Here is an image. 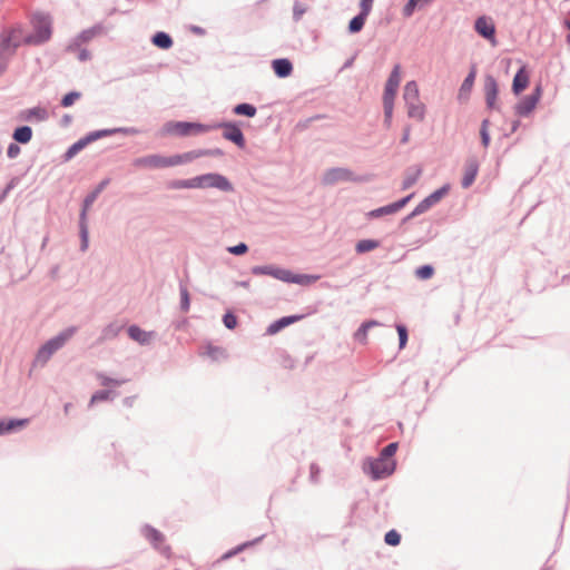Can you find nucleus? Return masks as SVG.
Instances as JSON below:
<instances>
[{"label": "nucleus", "mask_w": 570, "mask_h": 570, "mask_svg": "<svg viewBox=\"0 0 570 570\" xmlns=\"http://www.w3.org/2000/svg\"><path fill=\"white\" fill-rule=\"evenodd\" d=\"M110 184V178H104L90 193L86 195L82 200L81 210L79 215V236H80V250L86 252L89 246V230L87 223V213L91 205L96 202L104 189Z\"/></svg>", "instance_id": "obj_1"}, {"label": "nucleus", "mask_w": 570, "mask_h": 570, "mask_svg": "<svg viewBox=\"0 0 570 570\" xmlns=\"http://www.w3.org/2000/svg\"><path fill=\"white\" fill-rule=\"evenodd\" d=\"M75 333L76 327H68L42 344L36 354L33 361L35 365L43 366L47 364L51 356L59 351Z\"/></svg>", "instance_id": "obj_2"}, {"label": "nucleus", "mask_w": 570, "mask_h": 570, "mask_svg": "<svg viewBox=\"0 0 570 570\" xmlns=\"http://www.w3.org/2000/svg\"><path fill=\"white\" fill-rule=\"evenodd\" d=\"M52 36V21L49 14L37 13L33 17V32L24 38V42L41 46Z\"/></svg>", "instance_id": "obj_3"}, {"label": "nucleus", "mask_w": 570, "mask_h": 570, "mask_svg": "<svg viewBox=\"0 0 570 570\" xmlns=\"http://www.w3.org/2000/svg\"><path fill=\"white\" fill-rule=\"evenodd\" d=\"M166 134H174L179 137L198 135L209 131V124L190 122V121H168L164 125Z\"/></svg>", "instance_id": "obj_4"}, {"label": "nucleus", "mask_w": 570, "mask_h": 570, "mask_svg": "<svg viewBox=\"0 0 570 570\" xmlns=\"http://www.w3.org/2000/svg\"><path fill=\"white\" fill-rule=\"evenodd\" d=\"M196 188H216L224 193H233L234 186L229 179L218 173H207L195 176Z\"/></svg>", "instance_id": "obj_5"}, {"label": "nucleus", "mask_w": 570, "mask_h": 570, "mask_svg": "<svg viewBox=\"0 0 570 570\" xmlns=\"http://www.w3.org/2000/svg\"><path fill=\"white\" fill-rule=\"evenodd\" d=\"M215 129H223V138L235 144L238 148L246 146V139L238 122L218 121L209 124V131Z\"/></svg>", "instance_id": "obj_6"}, {"label": "nucleus", "mask_w": 570, "mask_h": 570, "mask_svg": "<svg viewBox=\"0 0 570 570\" xmlns=\"http://www.w3.org/2000/svg\"><path fill=\"white\" fill-rule=\"evenodd\" d=\"M396 468L395 460H384L379 455L376 459L368 460V474L373 480H381L390 476Z\"/></svg>", "instance_id": "obj_7"}, {"label": "nucleus", "mask_w": 570, "mask_h": 570, "mask_svg": "<svg viewBox=\"0 0 570 570\" xmlns=\"http://www.w3.org/2000/svg\"><path fill=\"white\" fill-rule=\"evenodd\" d=\"M542 95L541 85H537L532 92L523 97L515 106L514 114L519 117H528L537 107Z\"/></svg>", "instance_id": "obj_8"}, {"label": "nucleus", "mask_w": 570, "mask_h": 570, "mask_svg": "<svg viewBox=\"0 0 570 570\" xmlns=\"http://www.w3.org/2000/svg\"><path fill=\"white\" fill-rule=\"evenodd\" d=\"M132 166L136 168L161 169L170 166V156L160 154L146 155L134 159Z\"/></svg>", "instance_id": "obj_9"}, {"label": "nucleus", "mask_w": 570, "mask_h": 570, "mask_svg": "<svg viewBox=\"0 0 570 570\" xmlns=\"http://www.w3.org/2000/svg\"><path fill=\"white\" fill-rule=\"evenodd\" d=\"M361 178L354 176V173L347 168L333 167L327 169L323 176L325 185H334L338 181H361Z\"/></svg>", "instance_id": "obj_10"}, {"label": "nucleus", "mask_w": 570, "mask_h": 570, "mask_svg": "<svg viewBox=\"0 0 570 570\" xmlns=\"http://www.w3.org/2000/svg\"><path fill=\"white\" fill-rule=\"evenodd\" d=\"M145 538L157 549L161 554L169 557L170 547L165 544V535L156 528L146 524L142 529Z\"/></svg>", "instance_id": "obj_11"}, {"label": "nucleus", "mask_w": 570, "mask_h": 570, "mask_svg": "<svg viewBox=\"0 0 570 570\" xmlns=\"http://www.w3.org/2000/svg\"><path fill=\"white\" fill-rule=\"evenodd\" d=\"M140 131L135 127H117V128H107L89 131L85 137L89 144L105 137H110L116 134H122L125 136H134L138 135Z\"/></svg>", "instance_id": "obj_12"}, {"label": "nucleus", "mask_w": 570, "mask_h": 570, "mask_svg": "<svg viewBox=\"0 0 570 570\" xmlns=\"http://www.w3.org/2000/svg\"><path fill=\"white\" fill-rule=\"evenodd\" d=\"M474 30L480 37L495 42V24L491 18L487 16L478 17L474 21Z\"/></svg>", "instance_id": "obj_13"}, {"label": "nucleus", "mask_w": 570, "mask_h": 570, "mask_svg": "<svg viewBox=\"0 0 570 570\" xmlns=\"http://www.w3.org/2000/svg\"><path fill=\"white\" fill-rule=\"evenodd\" d=\"M250 273L256 276L268 275L286 283L289 269L281 268L275 265H257L250 268Z\"/></svg>", "instance_id": "obj_14"}, {"label": "nucleus", "mask_w": 570, "mask_h": 570, "mask_svg": "<svg viewBox=\"0 0 570 570\" xmlns=\"http://www.w3.org/2000/svg\"><path fill=\"white\" fill-rule=\"evenodd\" d=\"M449 191V184H445L442 187L438 188L416 205L417 212H421L422 214L426 213L431 207L436 205L445 195H448Z\"/></svg>", "instance_id": "obj_15"}, {"label": "nucleus", "mask_w": 570, "mask_h": 570, "mask_svg": "<svg viewBox=\"0 0 570 570\" xmlns=\"http://www.w3.org/2000/svg\"><path fill=\"white\" fill-rule=\"evenodd\" d=\"M498 94L499 87L495 78L491 75H487L484 79V96L485 105L489 109H499L497 105Z\"/></svg>", "instance_id": "obj_16"}, {"label": "nucleus", "mask_w": 570, "mask_h": 570, "mask_svg": "<svg viewBox=\"0 0 570 570\" xmlns=\"http://www.w3.org/2000/svg\"><path fill=\"white\" fill-rule=\"evenodd\" d=\"M479 173V161L475 157H470L466 159L464 165V175L461 180V185L463 188H469L475 180L476 175Z\"/></svg>", "instance_id": "obj_17"}, {"label": "nucleus", "mask_w": 570, "mask_h": 570, "mask_svg": "<svg viewBox=\"0 0 570 570\" xmlns=\"http://www.w3.org/2000/svg\"><path fill=\"white\" fill-rule=\"evenodd\" d=\"M530 82V76L529 71L527 70L525 66H522L518 69L515 72L513 80H512V92L518 96L522 91H524Z\"/></svg>", "instance_id": "obj_18"}, {"label": "nucleus", "mask_w": 570, "mask_h": 570, "mask_svg": "<svg viewBox=\"0 0 570 570\" xmlns=\"http://www.w3.org/2000/svg\"><path fill=\"white\" fill-rule=\"evenodd\" d=\"M476 76V68L475 66H472L469 73L464 78L463 82L460 86L459 92H458V99L459 101H468L475 81Z\"/></svg>", "instance_id": "obj_19"}, {"label": "nucleus", "mask_w": 570, "mask_h": 570, "mask_svg": "<svg viewBox=\"0 0 570 570\" xmlns=\"http://www.w3.org/2000/svg\"><path fill=\"white\" fill-rule=\"evenodd\" d=\"M302 318H303V315L283 316L268 325V327L266 328V334L275 335L278 332H281L283 328L301 321Z\"/></svg>", "instance_id": "obj_20"}, {"label": "nucleus", "mask_w": 570, "mask_h": 570, "mask_svg": "<svg viewBox=\"0 0 570 570\" xmlns=\"http://www.w3.org/2000/svg\"><path fill=\"white\" fill-rule=\"evenodd\" d=\"M49 118V114L46 108L37 106L23 110L20 114V119L23 121H46Z\"/></svg>", "instance_id": "obj_21"}, {"label": "nucleus", "mask_w": 570, "mask_h": 570, "mask_svg": "<svg viewBox=\"0 0 570 570\" xmlns=\"http://www.w3.org/2000/svg\"><path fill=\"white\" fill-rule=\"evenodd\" d=\"M272 69L278 78H286L293 72V63L287 58H277L272 61Z\"/></svg>", "instance_id": "obj_22"}, {"label": "nucleus", "mask_w": 570, "mask_h": 570, "mask_svg": "<svg viewBox=\"0 0 570 570\" xmlns=\"http://www.w3.org/2000/svg\"><path fill=\"white\" fill-rule=\"evenodd\" d=\"M127 333L132 341L140 345H148L155 334L154 332H146L135 324L127 328Z\"/></svg>", "instance_id": "obj_23"}, {"label": "nucleus", "mask_w": 570, "mask_h": 570, "mask_svg": "<svg viewBox=\"0 0 570 570\" xmlns=\"http://www.w3.org/2000/svg\"><path fill=\"white\" fill-rule=\"evenodd\" d=\"M124 326L125 325L122 323H120L119 321L110 322L108 325H106L101 330L98 342L104 343L107 341L115 340L119 335V333L122 331Z\"/></svg>", "instance_id": "obj_24"}, {"label": "nucleus", "mask_w": 570, "mask_h": 570, "mask_svg": "<svg viewBox=\"0 0 570 570\" xmlns=\"http://www.w3.org/2000/svg\"><path fill=\"white\" fill-rule=\"evenodd\" d=\"M17 48L18 43L12 41L11 35H3L0 39V59L10 60Z\"/></svg>", "instance_id": "obj_25"}, {"label": "nucleus", "mask_w": 570, "mask_h": 570, "mask_svg": "<svg viewBox=\"0 0 570 570\" xmlns=\"http://www.w3.org/2000/svg\"><path fill=\"white\" fill-rule=\"evenodd\" d=\"M28 422V419L0 420V435L17 431L18 429L26 426Z\"/></svg>", "instance_id": "obj_26"}, {"label": "nucleus", "mask_w": 570, "mask_h": 570, "mask_svg": "<svg viewBox=\"0 0 570 570\" xmlns=\"http://www.w3.org/2000/svg\"><path fill=\"white\" fill-rule=\"evenodd\" d=\"M407 109V117L417 121H423L425 118V105L420 100L405 102Z\"/></svg>", "instance_id": "obj_27"}, {"label": "nucleus", "mask_w": 570, "mask_h": 570, "mask_svg": "<svg viewBox=\"0 0 570 570\" xmlns=\"http://www.w3.org/2000/svg\"><path fill=\"white\" fill-rule=\"evenodd\" d=\"M320 275L313 274H294L289 271L286 283L297 284L302 286H308L320 279Z\"/></svg>", "instance_id": "obj_28"}, {"label": "nucleus", "mask_w": 570, "mask_h": 570, "mask_svg": "<svg viewBox=\"0 0 570 570\" xmlns=\"http://www.w3.org/2000/svg\"><path fill=\"white\" fill-rule=\"evenodd\" d=\"M197 158H200L199 149L189 150L184 154H176L170 156V166H178L183 164L190 163Z\"/></svg>", "instance_id": "obj_29"}, {"label": "nucleus", "mask_w": 570, "mask_h": 570, "mask_svg": "<svg viewBox=\"0 0 570 570\" xmlns=\"http://www.w3.org/2000/svg\"><path fill=\"white\" fill-rule=\"evenodd\" d=\"M197 158H200L199 149L189 150L184 154H176L170 156V166H178L183 164L190 163Z\"/></svg>", "instance_id": "obj_30"}, {"label": "nucleus", "mask_w": 570, "mask_h": 570, "mask_svg": "<svg viewBox=\"0 0 570 570\" xmlns=\"http://www.w3.org/2000/svg\"><path fill=\"white\" fill-rule=\"evenodd\" d=\"M151 43L159 49H170L174 45L173 38L165 31H157L151 37Z\"/></svg>", "instance_id": "obj_31"}, {"label": "nucleus", "mask_w": 570, "mask_h": 570, "mask_svg": "<svg viewBox=\"0 0 570 570\" xmlns=\"http://www.w3.org/2000/svg\"><path fill=\"white\" fill-rule=\"evenodd\" d=\"M32 128L30 126L23 125L17 127L13 130L12 138L16 142L26 145L32 139Z\"/></svg>", "instance_id": "obj_32"}, {"label": "nucleus", "mask_w": 570, "mask_h": 570, "mask_svg": "<svg viewBox=\"0 0 570 570\" xmlns=\"http://www.w3.org/2000/svg\"><path fill=\"white\" fill-rule=\"evenodd\" d=\"M368 14H370V12L360 9V12L356 16H354L348 22V27H347L348 32L350 33L360 32L364 28V24H365V21H366V18Z\"/></svg>", "instance_id": "obj_33"}, {"label": "nucleus", "mask_w": 570, "mask_h": 570, "mask_svg": "<svg viewBox=\"0 0 570 570\" xmlns=\"http://www.w3.org/2000/svg\"><path fill=\"white\" fill-rule=\"evenodd\" d=\"M379 325L380 322L374 320L363 322L361 326L357 328V331L354 333V340L357 341L358 343L365 344L367 342L368 330Z\"/></svg>", "instance_id": "obj_34"}, {"label": "nucleus", "mask_w": 570, "mask_h": 570, "mask_svg": "<svg viewBox=\"0 0 570 570\" xmlns=\"http://www.w3.org/2000/svg\"><path fill=\"white\" fill-rule=\"evenodd\" d=\"M89 145L86 137H81L76 142H73L69 148L66 150V153L62 155L63 161H69L72 159L78 153H80L85 147Z\"/></svg>", "instance_id": "obj_35"}, {"label": "nucleus", "mask_w": 570, "mask_h": 570, "mask_svg": "<svg viewBox=\"0 0 570 570\" xmlns=\"http://www.w3.org/2000/svg\"><path fill=\"white\" fill-rule=\"evenodd\" d=\"M403 99L404 102H416V100H420L419 87L414 80L406 82V85L404 86Z\"/></svg>", "instance_id": "obj_36"}, {"label": "nucleus", "mask_w": 570, "mask_h": 570, "mask_svg": "<svg viewBox=\"0 0 570 570\" xmlns=\"http://www.w3.org/2000/svg\"><path fill=\"white\" fill-rule=\"evenodd\" d=\"M380 245H381V242L377 239H371V238L361 239L355 245V252L357 254H365L373 249L379 248Z\"/></svg>", "instance_id": "obj_37"}, {"label": "nucleus", "mask_w": 570, "mask_h": 570, "mask_svg": "<svg viewBox=\"0 0 570 570\" xmlns=\"http://www.w3.org/2000/svg\"><path fill=\"white\" fill-rule=\"evenodd\" d=\"M166 187H167V189H170V190L196 188L195 177L188 178V179L169 180L166 184Z\"/></svg>", "instance_id": "obj_38"}, {"label": "nucleus", "mask_w": 570, "mask_h": 570, "mask_svg": "<svg viewBox=\"0 0 570 570\" xmlns=\"http://www.w3.org/2000/svg\"><path fill=\"white\" fill-rule=\"evenodd\" d=\"M257 108L248 102H240L233 108V114L237 116H244L248 118H253L256 116Z\"/></svg>", "instance_id": "obj_39"}, {"label": "nucleus", "mask_w": 570, "mask_h": 570, "mask_svg": "<svg viewBox=\"0 0 570 570\" xmlns=\"http://www.w3.org/2000/svg\"><path fill=\"white\" fill-rule=\"evenodd\" d=\"M432 1L433 0H407L402 9V14L405 18H410L413 16L416 8H423Z\"/></svg>", "instance_id": "obj_40"}, {"label": "nucleus", "mask_w": 570, "mask_h": 570, "mask_svg": "<svg viewBox=\"0 0 570 570\" xmlns=\"http://www.w3.org/2000/svg\"><path fill=\"white\" fill-rule=\"evenodd\" d=\"M391 214H395V210H394L392 204H387L385 206L372 209L368 213H366V218L367 219H376V218H381L383 216L391 215Z\"/></svg>", "instance_id": "obj_41"}, {"label": "nucleus", "mask_w": 570, "mask_h": 570, "mask_svg": "<svg viewBox=\"0 0 570 570\" xmlns=\"http://www.w3.org/2000/svg\"><path fill=\"white\" fill-rule=\"evenodd\" d=\"M400 82H401V66L399 63H396L393 67L391 73L385 82V86L390 87V88L399 89Z\"/></svg>", "instance_id": "obj_42"}, {"label": "nucleus", "mask_w": 570, "mask_h": 570, "mask_svg": "<svg viewBox=\"0 0 570 570\" xmlns=\"http://www.w3.org/2000/svg\"><path fill=\"white\" fill-rule=\"evenodd\" d=\"M101 26L96 24L91 28L82 30L78 36V40L83 43L90 41L96 35H98L101 31Z\"/></svg>", "instance_id": "obj_43"}, {"label": "nucleus", "mask_w": 570, "mask_h": 570, "mask_svg": "<svg viewBox=\"0 0 570 570\" xmlns=\"http://www.w3.org/2000/svg\"><path fill=\"white\" fill-rule=\"evenodd\" d=\"M179 294H180V309L184 313H187L190 308V296L186 285L179 284Z\"/></svg>", "instance_id": "obj_44"}, {"label": "nucleus", "mask_w": 570, "mask_h": 570, "mask_svg": "<svg viewBox=\"0 0 570 570\" xmlns=\"http://www.w3.org/2000/svg\"><path fill=\"white\" fill-rule=\"evenodd\" d=\"M489 126H490V120L483 119L481 122V128H480V138H481L482 146L485 148L489 147L490 141H491V137L489 134Z\"/></svg>", "instance_id": "obj_45"}, {"label": "nucleus", "mask_w": 570, "mask_h": 570, "mask_svg": "<svg viewBox=\"0 0 570 570\" xmlns=\"http://www.w3.org/2000/svg\"><path fill=\"white\" fill-rule=\"evenodd\" d=\"M434 275V267L430 264L422 265L415 269V276L420 279H430Z\"/></svg>", "instance_id": "obj_46"}, {"label": "nucleus", "mask_w": 570, "mask_h": 570, "mask_svg": "<svg viewBox=\"0 0 570 570\" xmlns=\"http://www.w3.org/2000/svg\"><path fill=\"white\" fill-rule=\"evenodd\" d=\"M80 97H81V92L76 91V90L69 91L61 98L60 105L63 108L71 107Z\"/></svg>", "instance_id": "obj_47"}, {"label": "nucleus", "mask_w": 570, "mask_h": 570, "mask_svg": "<svg viewBox=\"0 0 570 570\" xmlns=\"http://www.w3.org/2000/svg\"><path fill=\"white\" fill-rule=\"evenodd\" d=\"M397 448H399V443L397 442H391L389 443L387 445H385L381 452H380V456L383 458L384 460H394V455L397 451Z\"/></svg>", "instance_id": "obj_48"}, {"label": "nucleus", "mask_w": 570, "mask_h": 570, "mask_svg": "<svg viewBox=\"0 0 570 570\" xmlns=\"http://www.w3.org/2000/svg\"><path fill=\"white\" fill-rule=\"evenodd\" d=\"M396 331L399 335V348L403 350L409 340L407 327L404 324H396Z\"/></svg>", "instance_id": "obj_49"}, {"label": "nucleus", "mask_w": 570, "mask_h": 570, "mask_svg": "<svg viewBox=\"0 0 570 570\" xmlns=\"http://www.w3.org/2000/svg\"><path fill=\"white\" fill-rule=\"evenodd\" d=\"M397 89L396 88H390L384 87L383 92V106L394 107V99L396 96Z\"/></svg>", "instance_id": "obj_50"}, {"label": "nucleus", "mask_w": 570, "mask_h": 570, "mask_svg": "<svg viewBox=\"0 0 570 570\" xmlns=\"http://www.w3.org/2000/svg\"><path fill=\"white\" fill-rule=\"evenodd\" d=\"M384 541L387 546L396 547L401 542V534L396 530L392 529L385 533Z\"/></svg>", "instance_id": "obj_51"}, {"label": "nucleus", "mask_w": 570, "mask_h": 570, "mask_svg": "<svg viewBox=\"0 0 570 570\" xmlns=\"http://www.w3.org/2000/svg\"><path fill=\"white\" fill-rule=\"evenodd\" d=\"M112 394H114V392L110 390H99L92 394V396L90 399V404H94L97 402H102V401H108L111 399Z\"/></svg>", "instance_id": "obj_52"}, {"label": "nucleus", "mask_w": 570, "mask_h": 570, "mask_svg": "<svg viewBox=\"0 0 570 570\" xmlns=\"http://www.w3.org/2000/svg\"><path fill=\"white\" fill-rule=\"evenodd\" d=\"M223 324L226 328L234 330L237 326V316L232 311H227L223 315Z\"/></svg>", "instance_id": "obj_53"}, {"label": "nucleus", "mask_w": 570, "mask_h": 570, "mask_svg": "<svg viewBox=\"0 0 570 570\" xmlns=\"http://www.w3.org/2000/svg\"><path fill=\"white\" fill-rule=\"evenodd\" d=\"M227 252L229 254L235 255V256H240V255H244V254H246L248 252V246L245 243H238V244H236L234 246L227 247Z\"/></svg>", "instance_id": "obj_54"}, {"label": "nucleus", "mask_w": 570, "mask_h": 570, "mask_svg": "<svg viewBox=\"0 0 570 570\" xmlns=\"http://www.w3.org/2000/svg\"><path fill=\"white\" fill-rule=\"evenodd\" d=\"M422 170L419 168L414 175L405 177V179L402 183V189L405 190L412 187L419 179Z\"/></svg>", "instance_id": "obj_55"}, {"label": "nucleus", "mask_w": 570, "mask_h": 570, "mask_svg": "<svg viewBox=\"0 0 570 570\" xmlns=\"http://www.w3.org/2000/svg\"><path fill=\"white\" fill-rule=\"evenodd\" d=\"M98 377L100 379L101 385H104V386H109V385L120 386L121 384H124L126 382L125 380L111 379L104 374H99Z\"/></svg>", "instance_id": "obj_56"}, {"label": "nucleus", "mask_w": 570, "mask_h": 570, "mask_svg": "<svg viewBox=\"0 0 570 570\" xmlns=\"http://www.w3.org/2000/svg\"><path fill=\"white\" fill-rule=\"evenodd\" d=\"M200 157H223L224 150L220 148H208V149H199Z\"/></svg>", "instance_id": "obj_57"}, {"label": "nucleus", "mask_w": 570, "mask_h": 570, "mask_svg": "<svg viewBox=\"0 0 570 570\" xmlns=\"http://www.w3.org/2000/svg\"><path fill=\"white\" fill-rule=\"evenodd\" d=\"M393 110H394V107L383 106V111H384L383 125L385 128H390L392 126Z\"/></svg>", "instance_id": "obj_58"}, {"label": "nucleus", "mask_w": 570, "mask_h": 570, "mask_svg": "<svg viewBox=\"0 0 570 570\" xmlns=\"http://www.w3.org/2000/svg\"><path fill=\"white\" fill-rule=\"evenodd\" d=\"M414 196V194H410V195H406L404 197H402L401 199L394 202V203H391L395 213H397L399 210H401L402 208H404L407 203L412 199V197Z\"/></svg>", "instance_id": "obj_59"}, {"label": "nucleus", "mask_w": 570, "mask_h": 570, "mask_svg": "<svg viewBox=\"0 0 570 570\" xmlns=\"http://www.w3.org/2000/svg\"><path fill=\"white\" fill-rule=\"evenodd\" d=\"M320 473H321V468L318 466V464L315 462H312L309 465V480L312 483L318 482Z\"/></svg>", "instance_id": "obj_60"}, {"label": "nucleus", "mask_w": 570, "mask_h": 570, "mask_svg": "<svg viewBox=\"0 0 570 570\" xmlns=\"http://www.w3.org/2000/svg\"><path fill=\"white\" fill-rule=\"evenodd\" d=\"M21 153V148L19 147L18 142H11L9 146H8V149H7V156L10 158V159H14L17 158Z\"/></svg>", "instance_id": "obj_61"}, {"label": "nucleus", "mask_w": 570, "mask_h": 570, "mask_svg": "<svg viewBox=\"0 0 570 570\" xmlns=\"http://www.w3.org/2000/svg\"><path fill=\"white\" fill-rule=\"evenodd\" d=\"M412 127L410 124L405 125L403 128L402 137L400 139V142L402 145H405L410 141V135H411Z\"/></svg>", "instance_id": "obj_62"}, {"label": "nucleus", "mask_w": 570, "mask_h": 570, "mask_svg": "<svg viewBox=\"0 0 570 570\" xmlns=\"http://www.w3.org/2000/svg\"><path fill=\"white\" fill-rule=\"evenodd\" d=\"M81 42L76 37L66 48L68 52H75L80 50Z\"/></svg>", "instance_id": "obj_63"}, {"label": "nucleus", "mask_w": 570, "mask_h": 570, "mask_svg": "<svg viewBox=\"0 0 570 570\" xmlns=\"http://www.w3.org/2000/svg\"><path fill=\"white\" fill-rule=\"evenodd\" d=\"M78 59L81 62L90 60L91 59L90 51L88 49H86V48L80 49L79 52H78Z\"/></svg>", "instance_id": "obj_64"}]
</instances>
